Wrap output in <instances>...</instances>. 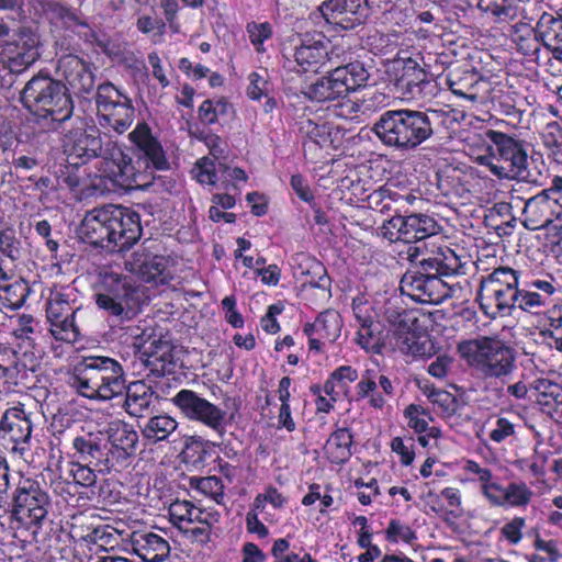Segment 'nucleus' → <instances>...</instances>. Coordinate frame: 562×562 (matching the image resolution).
Wrapping results in <instances>:
<instances>
[{"instance_id":"1","label":"nucleus","mask_w":562,"mask_h":562,"mask_svg":"<svg viewBox=\"0 0 562 562\" xmlns=\"http://www.w3.org/2000/svg\"><path fill=\"white\" fill-rule=\"evenodd\" d=\"M128 138L139 151L135 161L124 154L116 143L109 140L105 145L98 176L106 191L130 190L147 186L154 178L155 170L169 169L166 151L147 123H137L128 134Z\"/></svg>"},{"instance_id":"2","label":"nucleus","mask_w":562,"mask_h":562,"mask_svg":"<svg viewBox=\"0 0 562 562\" xmlns=\"http://www.w3.org/2000/svg\"><path fill=\"white\" fill-rule=\"evenodd\" d=\"M411 261H417L423 271H409L401 280V291L418 303H440L449 295V288L438 276H452L460 272L462 262L449 247L428 249L425 244L409 246Z\"/></svg>"},{"instance_id":"3","label":"nucleus","mask_w":562,"mask_h":562,"mask_svg":"<svg viewBox=\"0 0 562 562\" xmlns=\"http://www.w3.org/2000/svg\"><path fill=\"white\" fill-rule=\"evenodd\" d=\"M140 235L138 214L113 204L87 212L79 227V236L83 241L108 250L128 249Z\"/></svg>"},{"instance_id":"4","label":"nucleus","mask_w":562,"mask_h":562,"mask_svg":"<svg viewBox=\"0 0 562 562\" xmlns=\"http://www.w3.org/2000/svg\"><path fill=\"white\" fill-rule=\"evenodd\" d=\"M76 392L89 400L106 402L124 393L126 376L122 364L110 357H83L69 376Z\"/></svg>"},{"instance_id":"5","label":"nucleus","mask_w":562,"mask_h":562,"mask_svg":"<svg viewBox=\"0 0 562 562\" xmlns=\"http://www.w3.org/2000/svg\"><path fill=\"white\" fill-rule=\"evenodd\" d=\"M21 101L37 123L47 130L58 128L71 117L74 111L67 87L48 75L32 77L22 90Z\"/></svg>"},{"instance_id":"6","label":"nucleus","mask_w":562,"mask_h":562,"mask_svg":"<svg viewBox=\"0 0 562 562\" xmlns=\"http://www.w3.org/2000/svg\"><path fill=\"white\" fill-rule=\"evenodd\" d=\"M494 144V154L481 161L498 179L524 180L532 184H541L543 172L536 164L529 162L524 144L514 137L494 130L485 133Z\"/></svg>"},{"instance_id":"7","label":"nucleus","mask_w":562,"mask_h":562,"mask_svg":"<svg viewBox=\"0 0 562 562\" xmlns=\"http://www.w3.org/2000/svg\"><path fill=\"white\" fill-rule=\"evenodd\" d=\"M372 132L387 147L412 150L432 135L429 116L422 111L387 110L380 115Z\"/></svg>"},{"instance_id":"8","label":"nucleus","mask_w":562,"mask_h":562,"mask_svg":"<svg viewBox=\"0 0 562 562\" xmlns=\"http://www.w3.org/2000/svg\"><path fill=\"white\" fill-rule=\"evenodd\" d=\"M467 362L485 378L503 379L515 369V353L503 341L482 337L459 345Z\"/></svg>"},{"instance_id":"9","label":"nucleus","mask_w":562,"mask_h":562,"mask_svg":"<svg viewBox=\"0 0 562 562\" xmlns=\"http://www.w3.org/2000/svg\"><path fill=\"white\" fill-rule=\"evenodd\" d=\"M369 71L360 61L337 66L328 75L318 78L304 89L312 101L327 102L345 98L367 85Z\"/></svg>"},{"instance_id":"10","label":"nucleus","mask_w":562,"mask_h":562,"mask_svg":"<svg viewBox=\"0 0 562 562\" xmlns=\"http://www.w3.org/2000/svg\"><path fill=\"white\" fill-rule=\"evenodd\" d=\"M106 144L108 142L103 144L98 127L83 126L82 124L66 133L63 139L64 153L69 166L78 167L86 165L93 158L98 159L94 165L97 171L91 184L94 189L100 191H106L98 176L100 173L101 161L104 157Z\"/></svg>"},{"instance_id":"11","label":"nucleus","mask_w":562,"mask_h":562,"mask_svg":"<svg viewBox=\"0 0 562 562\" xmlns=\"http://www.w3.org/2000/svg\"><path fill=\"white\" fill-rule=\"evenodd\" d=\"M394 303V299L379 295L372 303L355 300L352 310L359 323L357 344L367 352L381 353L384 347L382 327H387L383 315L386 304Z\"/></svg>"},{"instance_id":"12","label":"nucleus","mask_w":562,"mask_h":562,"mask_svg":"<svg viewBox=\"0 0 562 562\" xmlns=\"http://www.w3.org/2000/svg\"><path fill=\"white\" fill-rule=\"evenodd\" d=\"M169 519L192 541L205 544L211 540V530L218 524L221 514L213 507H202L187 499H177L168 508Z\"/></svg>"},{"instance_id":"13","label":"nucleus","mask_w":562,"mask_h":562,"mask_svg":"<svg viewBox=\"0 0 562 562\" xmlns=\"http://www.w3.org/2000/svg\"><path fill=\"white\" fill-rule=\"evenodd\" d=\"M95 106L99 123L117 134L127 131L135 116L131 98L111 82L101 83L95 93Z\"/></svg>"},{"instance_id":"14","label":"nucleus","mask_w":562,"mask_h":562,"mask_svg":"<svg viewBox=\"0 0 562 562\" xmlns=\"http://www.w3.org/2000/svg\"><path fill=\"white\" fill-rule=\"evenodd\" d=\"M397 299H394V303L386 304L383 312L394 348L412 357L430 356L434 349L430 338L413 330L414 322L397 306Z\"/></svg>"},{"instance_id":"15","label":"nucleus","mask_w":562,"mask_h":562,"mask_svg":"<svg viewBox=\"0 0 562 562\" xmlns=\"http://www.w3.org/2000/svg\"><path fill=\"white\" fill-rule=\"evenodd\" d=\"M134 294L135 288L126 276L106 271L102 276V291L95 295V303L109 317L124 322L134 313Z\"/></svg>"},{"instance_id":"16","label":"nucleus","mask_w":562,"mask_h":562,"mask_svg":"<svg viewBox=\"0 0 562 562\" xmlns=\"http://www.w3.org/2000/svg\"><path fill=\"white\" fill-rule=\"evenodd\" d=\"M13 514L25 528H40L50 504L47 492L37 480L21 477L13 493Z\"/></svg>"},{"instance_id":"17","label":"nucleus","mask_w":562,"mask_h":562,"mask_svg":"<svg viewBox=\"0 0 562 562\" xmlns=\"http://www.w3.org/2000/svg\"><path fill=\"white\" fill-rule=\"evenodd\" d=\"M419 55L400 57L401 75L395 81L396 91L404 100H425L436 93V82L422 65Z\"/></svg>"},{"instance_id":"18","label":"nucleus","mask_w":562,"mask_h":562,"mask_svg":"<svg viewBox=\"0 0 562 562\" xmlns=\"http://www.w3.org/2000/svg\"><path fill=\"white\" fill-rule=\"evenodd\" d=\"M38 36L30 31L12 34L0 43V66L12 74L25 71L40 58Z\"/></svg>"},{"instance_id":"19","label":"nucleus","mask_w":562,"mask_h":562,"mask_svg":"<svg viewBox=\"0 0 562 562\" xmlns=\"http://www.w3.org/2000/svg\"><path fill=\"white\" fill-rule=\"evenodd\" d=\"M382 234L390 241L419 243L437 233V222L427 214L394 215L382 225Z\"/></svg>"},{"instance_id":"20","label":"nucleus","mask_w":562,"mask_h":562,"mask_svg":"<svg viewBox=\"0 0 562 562\" xmlns=\"http://www.w3.org/2000/svg\"><path fill=\"white\" fill-rule=\"evenodd\" d=\"M175 405L191 420H196L223 434L226 413L191 390H181L173 397Z\"/></svg>"},{"instance_id":"21","label":"nucleus","mask_w":562,"mask_h":562,"mask_svg":"<svg viewBox=\"0 0 562 562\" xmlns=\"http://www.w3.org/2000/svg\"><path fill=\"white\" fill-rule=\"evenodd\" d=\"M0 431L3 438L13 442L11 451L23 457L31 449L32 413L26 412L22 404L8 408L1 417Z\"/></svg>"},{"instance_id":"22","label":"nucleus","mask_w":562,"mask_h":562,"mask_svg":"<svg viewBox=\"0 0 562 562\" xmlns=\"http://www.w3.org/2000/svg\"><path fill=\"white\" fill-rule=\"evenodd\" d=\"M509 194V204L512 206H518V202H524L522 224L526 228L537 231L551 225L554 229L561 227V225H557L554 222H561L562 215L557 211L554 204L551 203L547 193H543V191L527 200L515 196L513 190Z\"/></svg>"},{"instance_id":"23","label":"nucleus","mask_w":562,"mask_h":562,"mask_svg":"<svg viewBox=\"0 0 562 562\" xmlns=\"http://www.w3.org/2000/svg\"><path fill=\"white\" fill-rule=\"evenodd\" d=\"M42 350L24 351L14 346L0 344V378L11 385H16L26 378L27 371L34 372L40 364Z\"/></svg>"},{"instance_id":"24","label":"nucleus","mask_w":562,"mask_h":562,"mask_svg":"<svg viewBox=\"0 0 562 562\" xmlns=\"http://www.w3.org/2000/svg\"><path fill=\"white\" fill-rule=\"evenodd\" d=\"M559 284L552 277L547 279L521 280L517 289L516 307L528 313L538 314L541 308L552 303Z\"/></svg>"},{"instance_id":"25","label":"nucleus","mask_w":562,"mask_h":562,"mask_svg":"<svg viewBox=\"0 0 562 562\" xmlns=\"http://www.w3.org/2000/svg\"><path fill=\"white\" fill-rule=\"evenodd\" d=\"M106 434L111 446L106 452V462L111 469L125 465L136 450L137 431L130 424L115 419L109 423Z\"/></svg>"},{"instance_id":"26","label":"nucleus","mask_w":562,"mask_h":562,"mask_svg":"<svg viewBox=\"0 0 562 562\" xmlns=\"http://www.w3.org/2000/svg\"><path fill=\"white\" fill-rule=\"evenodd\" d=\"M319 11L329 24L344 30L361 24L368 15V0H325Z\"/></svg>"},{"instance_id":"27","label":"nucleus","mask_w":562,"mask_h":562,"mask_svg":"<svg viewBox=\"0 0 562 562\" xmlns=\"http://www.w3.org/2000/svg\"><path fill=\"white\" fill-rule=\"evenodd\" d=\"M335 56L338 57L335 48L323 36L303 41L294 54L299 71L303 72H318L328 63L333 64Z\"/></svg>"},{"instance_id":"28","label":"nucleus","mask_w":562,"mask_h":562,"mask_svg":"<svg viewBox=\"0 0 562 562\" xmlns=\"http://www.w3.org/2000/svg\"><path fill=\"white\" fill-rule=\"evenodd\" d=\"M57 75L65 80V86L74 93H88L94 87V74L91 65L76 55H66L59 58Z\"/></svg>"},{"instance_id":"29","label":"nucleus","mask_w":562,"mask_h":562,"mask_svg":"<svg viewBox=\"0 0 562 562\" xmlns=\"http://www.w3.org/2000/svg\"><path fill=\"white\" fill-rule=\"evenodd\" d=\"M130 544L133 553L144 562H161L170 554L169 542L151 531L132 532Z\"/></svg>"},{"instance_id":"30","label":"nucleus","mask_w":562,"mask_h":562,"mask_svg":"<svg viewBox=\"0 0 562 562\" xmlns=\"http://www.w3.org/2000/svg\"><path fill=\"white\" fill-rule=\"evenodd\" d=\"M168 261L162 256L137 250L125 261V269L145 282H164Z\"/></svg>"},{"instance_id":"31","label":"nucleus","mask_w":562,"mask_h":562,"mask_svg":"<svg viewBox=\"0 0 562 562\" xmlns=\"http://www.w3.org/2000/svg\"><path fill=\"white\" fill-rule=\"evenodd\" d=\"M74 461L93 464L100 471H111L106 462V452L102 449L101 438L92 432L77 435L71 442Z\"/></svg>"},{"instance_id":"32","label":"nucleus","mask_w":562,"mask_h":562,"mask_svg":"<svg viewBox=\"0 0 562 562\" xmlns=\"http://www.w3.org/2000/svg\"><path fill=\"white\" fill-rule=\"evenodd\" d=\"M517 289H480L476 300L481 310L491 318L507 316L516 307Z\"/></svg>"},{"instance_id":"33","label":"nucleus","mask_w":562,"mask_h":562,"mask_svg":"<svg viewBox=\"0 0 562 562\" xmlns=\"http://www.w3.org/2000/svg\"><path fill=\"white\" fill-rule=\"evenodd\" d=\"M404 416L408 427L418 435L417 441L422 447L429 448L436 445L441 431L438 427L430 425L432 418L424 407L411 404L405 408Z\"/></svg>"},{"instance_id":"34","label":"nucleus","mask_w":562,"mask_h":562,"mask_svg":"<svg viewBox=\"0 0 562 562\" xmlns=\"http://www.w3.org/2000/svg\"><path fill=\"white\" fill-rule=\"evenodd\" d=\"M448 85L453 94L472 103L485 101L490 91V83L476 72H465L462 77L452 75Z\"/></svg>"},{"instance_id":"35","label":"nucleus","mask_w":562,"mask_h":562,"mask_svg":"<svg viewBox=\"0 0 562 562\" xmlns=\"http://www.w3.org/2000/svg\"><path fill=\"white\" fill-rule=\"evenodd\" d=\"M383 98L381 93L366 95L362 99H346L345 97L341 98V102L334 105L331 114L335 117L362 122L376 111V103Z\"/></svg>"},{"instance_id":"36","label":"nucleus","mask_w":562,"mask_h":562,"mask_svg":"<svg viewBox=\"0 0 562 562\" xmlns=\"http://www.w3.org/2000/svg\"><path fill=\"white\" fill-rule=\"evenodd\" d=\"M220 172L226 180L246 181L248 179L246 171L241 168H229L221 164L218 168H216L214 160L209 157H203L198 160L193 168L194 178L201 184H215L220 179Z\"/></svg>"},{"instance_id":"37","label":"nucleus","mask_w":562,"mask_h":562,"mask_svg":"<svg viewBox=\"0 0 562 562\" xmlns=\"http://www.w3.org/2000/svg\"><path fill=\"white\" fill-rule=\"evenodd\" d=\"M125 401L123 407L132 417H142L155 398V391L145 381H133L124 390Z\"/></svg>"},{"instance_id":"38","label":"nucleus","mask_w":562,"mask_h":562,"mask_svg":"<svg viewBox=\"0 0 562 562\" xmlns=\"http://www.w3.org/2000/svg\"><path fill=\"white\" fill-rule=\"evenodd\" d=\"M300 132L306 138L304 146L313 144L322 148L336 147L335 143L340 137V131L330 123H317L310 119L301 121Z\"/></svg>"},{"instance_id":"39","label":"nucleus","mask_w":562,"mask_h":562,"mask_svg":"<svg viewBox=\"0 0 562 562\" xmlns=\"http://www.w3.org/2000/svg\"><path fill=\"white\" fill-rule=\"evenodd\" d=\"M342 321L338 312L327 310L321 313L313 323L303 327L305 335H316L327 342L336 341L341 333Z\"/></svg>"},{"instance_id":"40","label":"nucleus","mask_w":562,"mask_h":562,"mask_svg":"<svg viewBox=\"0 0 562 562\" xmlns=\"http://www.w3.org/2000/svg\"><path fill=\"white\" fill-rule=\"evenodd\" d=\"M143 356L145 363L151 372L156 374H166L170 372L173 364V355L171 345L165 340H153L144 347Z\"/></svg>"},{"instance_id":"41","label":"nucleus","mask_w":562,"mask_h":562,"mask_svg":"<svg viewBox=\"0 0 562 562\" xmlns=\"http://www.w3.org/2000/svg\"><path fill=\"white\" fill-rule=\"evenodd\" d=\"M544 34L538 33L529 23H517L512 25L509 37L521 54L531 57L538 55Z\"/></svg>"},{"instance_id":"42","label":"nucleus","mask_w":562,"mask_h":562,"mask_svg":"<svg viewBox=\"0 0 562 562\" xmlns=\"http://www.w3.org/2000/svg\"><path fill=\"white\" fill-rule=\"evenodd\" d=\"M38 328L40 324L33 316L26 314L18 316L12 328L14 345L24 351L41 350L36 346Z\"/></svg>"},{"instance_id":"43","label":"nucleus","mask_w":562,"mask_h":562,"mask_svg":"<svg viewBox=\"0 0 562 562\" xmlns=\"http://www.w3.org/2000/svg\"><path fill=\"white\" fill-rule=\"evenodd\" d=\"M352 435L347 428H339L327 439L324 450L330 462L341 464L351 456Z\"/></svg>"},{"instance_id":"44","label":"nucleus","mask_w":562,"mask_h":562,"mask_svg":"<svg viewBox=\"0 0 562 562\" xmlns=\"http://www.w3.org/2000/svg\"><path fill=\"white\" fill-rule=\"evenodd\" d=\"M178 423L168 415L150 417L142 429L143 436L150 442L167 440L176 431Z\"/></svg>"},{"instance_id":"45","label":"nucleus","mask_w":562,"mask_h":562,"mask_svg":"<svg viewBox=\"0 0 562 562\" xmlns=\"http://www.w3.org/2000/svg\"><path fill=\"white\" fill-rule=\"evenodd\" d=\"M379 372L374 369H366L357 384V395L360 398H368V403L373 408L381 409L385 403V397L376 392Z\"/></svg>"},{"instance_id":"46","label":"nucleus","mask_w":562,"mask_h":562,"mask_svg":"<svg viewBox=\"0 0 562 562\" xmlns=\"http://www.w3.org/2000/svg\"><path fill=\"white\" fill-rule=\"evenodd\" d=\"M521 279L518 272L508 267H499L482 278L480 289H518Z\"/></svg>"},{"instance_id":"47","label":"nucleus","mask_w":562,"mask_h":562,"mask_svg":"<svg viewBox=\"0 0 562 562\" xmlns=\"http://www.w3.org/2000/svg\"><path fill=\"white\" fill-rule=\"evenodd\" d=\"M424 394L427 396L429 402L434 405V408L438 414L443 417H450L458 408V402L453 394L448 391L436 389L426 384L423 387Z\"/></svg>"},{"instance_id":"48","label":"nucleus","mask_w":562,"mask_h":562,"mask_svg":"<svg viewBox=\"0 0 562 562\" xmlns=\"http://www.w3.org/2000/svg\"><path fill=\"white\" fill-rule=\"evenodd\" d=\"M477 7L497 22L513 20L517 13L516 0H479Z\"/></svg>"},{"instance_id":"49","label":"nucleus","mask_w":562,"mask_h":562,"mask_svg":"<svg viewBox=\"0 0 562 562\" xmlns=\"http://www.w3.org/2000/svg\"><path fill=\"white\" fill-rule=\"evenodd\" d=\"M75 317H67L49 324V333L56 341L71 346L79 340L80 333Z\"/></svg>"},{"instance_id":"50","label":"nucleus","mask_w":562,"mask_h":562,"mask_svg":"<svg viewBox=\"0 0 562 562\" xmlns=\"http://www.w3.org/2000/svg\"><path fill=\"white\" fill-rule=\"evenodd\" d=\"M532 497L531 490L526 483L512 482L506 485V496L503 507H521L526 506Z\"/></svg>"},{"instance_id":"51","label":"nucleus","mask_w":562,"mask_h":562,"mask_svg":"<svg viewBox=\"0 0 562 562\" xmlns=\"http://www.w3.org/2000/svg\"><path fill=\"white\" fill-rule=\"evenodd\" d=\"M385 538L393 543L404 542L412 544L417 539V536L409 525L398 519H392L385 529Z\"/></svg>"},{"instance_id":"52","label":"nucleus","mask_w":562,"mask_h":562,"mask_svg":"<svg viewBox=\"0 0 562 562\" xmlns=\"http://www.w3.org/2000/svg\"><path fill=\"white\" fill-rule=\"evenodd\" d=\"M46 315L48 323L52 324L59 322V319L76 316V311L63 295L56 294L47 302Z\"/></svg>"},{"instance_id":"53","label":"nucleus","mask_w":562,"mask_h":562,"mask_svg":"<svg viewBox=\"0 0 562 562\" xmlns=\"http://www.w3.org/2000/svg\"><path fill=\"white\" fill-rule=\"evenodd\" d=\"M229 104L224 99L204 100L199 108V119L205 124H214L220 115L227 113Z\"/></svg>"},{"instance_id":"54","label":"nucleus","mask_w":562,"mask_h":562,"mask_svg":"<svg viewBox=\"0 0 562 562\" xmlns=\"http://www.w3.org/2000/svg\"><path fill=\"white\" fill-rule=\"evenodd\" d=\"M95 472L101 471L97 467H93V464L78 461L71 462L70 475L72 476L76 486L81 485L90 487L94 485L97 482Z\"/></svg>"},{"instance_id":"55","label":"nucleus","mask_w":562,"mask_h":562,"mask_svg":"<svg viewBox=\"0 0 562 562\" xmlns=\"http://www.w3.org/2000/svg\"><path fill=\"white\" fill-rule=\"evenodd\" d=\"M247 33L250 43L255 47L257 53H265V42L272 37V26L268 22L256 23L251 22L247 25Z\"/></svg>"},{"instance_id":"56","label":"nucleus","mask_w":562,"mask_h":562,"mask_svg":"<svg viewBox=\"0 0 562 562\" xmlns=\"http://www.w3.org/2000/svg\"><path fill=\"white\" fill-rule=\"evenodd\" d=\"M490 426L487 437L495 443H502L515 435V424L506 417H496L490 422Z\"/></svg>"},{"instance_id":"57","label":"nucleus","mask_w":562,"mask_h":562,"mask_svg":"<svg viewBox=\"0 0 562 562\" xmlns=\"http://www.w3.org/2000/svg\"><path fill=\"white\" fill-rule=\"evenodd\" d=\"M550 30L542 36V43L557 59L562 61V21L551 20Z\"/></svg>"},{"instance_id":"58","label":"nucleus","mask_w":562,"mask_h":562,"mask_svg":"<svg viewBox=\"0 0 562 562\" xmlns=\"http://www.w3.org/2000/svg\"><path fill=\"white\" fill-rule=\"evenodd\" d=\"M543 144L553 155L562 157V127L558 122H550L542 133Z\"/></svg>"},{"instance_id":"59","label":"nucleus","mask_w":562,"mask_h":562,"mask_svg":"<svg viewBox=\"0 0 562 562\" xmlns=\"http://www.w3.org/2000/svg\"><path fill=\"white\" fill-rule=\"evenodd\" d=\"M462 470L469 475V482H475L480 484V490L488 482L490 479H493L491 469L483 467L479 462L471 459L463 461Z\"/></svg>"},{"instance_id":"60","label":"nucleus","mask_w":562,"mask_h":562,"mask_svg":"<svg viewBox=\"0 0 562 562\" xmlns=\"http://www.w3.org/2000/svg\"><path fill=\"white\" fill-rule=\"evenodd\" d=\"M248 80L247 94L250 99L260 100L270 94L271 85L263 75L254 71L248 76Z\"/></svg>"},{"instance_id":"61","label":"nucleus","mask_w":562,"mask_h":562,"mask_svg":"<svg viewBox=\"0 0 562 562\" xmlns=\"http://www.w3.org/2000/svg\"><path fill=\"white\" fill-rule=\"evenodd\" d=\"M481 493L492 506H504L506 485H502L493 479H490L488 482L482 486Z\"/></svg>"},{"instance_id":"62","label":"nucleus","mask_w":562,"mask_h":562,"mask_svg":"<svg viewBox=\"0 0 562 562\" xmlns=\"http://www.w3.org/2000/svg\"><path fill=\"white\" fill-rule=\"evenodd\" d=\"M447 503V512L454 516L460 517L463 513L462 508V494L457 487L448 486L441 490L439 496Z\"/></svg>"},{"instance_id":"63","label":"nucleus","mask_w":562,"mask_h":562,"mask_svg":"<svg viewBox=\"0 0 562 562\" xmlns=\"http://www.w3.org/2000/svg\"><path fill=\"white\" fill-rule=\"evenodd\" d=\"M472 145L469 146L468 155L475 161L476 164L484 166L485 164L481 161L482 158H486L494 154V144L486 143V140L481 135H475L471 138Z\"/></svg>"},{"instance_id":"64","label":"nucleus","mask_w":562,"mask_h":562,"mask_svg":"<svg viewBox=\"0 0 562 562\" xmlns=\"http://www.w3.org/2000/svg\"><path fill=\"white\" fill-rule=\"evenodd\" d=\"M526 526L525 518L515 517L501 528V535L510 543L517 544L522 538V529Z\"/></svg>"}]
</instances>
